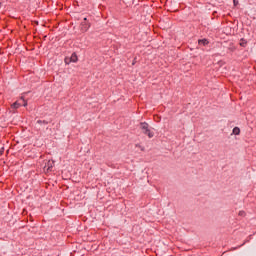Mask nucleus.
<instances>
[{
	"mask_svg": "<svg viewBox=\"0 0 256 256\" xmlns=\"http://www.w3.org/2000/svg\"><path fill=\"white\" fill-rule=\"evenodd\" d=\"M21 100H22L23 102H25V100H23V98H21Z\"/></svg>",
	"mask_w": 256,
	"mask_h": 256,
	"instance_id": "obj_15",
	"label": "nucleus"
},
{
	"mask_svg": "<svg viewBox=\"0 0 256 256\" xmlns=\"http://www.w3.org/2000/svg\"><path fill=\"white\" fill-rule=\"evenodd\" d=\"M24 107H27V102L24 101V104H23Z\"/></svg>",
	"mask_w": 256,
	"mask_h": 256,
	"instance_id": "obj_12",
	"label": "nucleus"
},
{
	"mask_svg": "<svg viewBox=\"0 0 256 256\" xmlns=\"http://www.w3.org/2000/svg\"><path fill=\"white\" fill-rule=\"evenodd\" d=\"M54 165H55V162H53L52 160L46 161L44 165V171H47V172L51 171Z\"/></svg>",
	"mask_w": 256,
	"mask_h": 256,
	"instance_id": "obj_3",
	"label": "nucleus"
},
{
	"mask_svg": "<svg viewBox=\"0 0 256 256\" xmlns=\"http://www.w3.org/2000/svg\"><path fill=\"white\" fill-rule=\"evenodd\" d=\"M239 215H240V217H244L245 216V211H240Z\"/></svg>",
	"mask_w": 256,
	"mask_h": 256,
	"instance_id": "obj_10",
	"label": "nucleus"
},
{
	"mask_svg": "<svg viewBox=\"0 0 256 256\" xmlns=\"http://www.w3.org/2000/svg\"><path fill=\"white\" fill-rule=\"evenodd\" d=\"M136 147H141V146H139V144H136Z\"/></svg>",
	"mask_w": 256,
	"mask_h": 256,
	"instance_id": "obj_14",
	"label": "nucleus"
},
{
	"mask_svg": "<svg viewBox=\"0 0 256 256\" xmlns=\"http://www.w3.org/2000/svg\"><path fill=\"white\" fill-rule=\"evenodd\" d=\"M141 151H144V148L143 147H140Z\"/></svg>",
	"mask_w": 256,
	"mask_h": 256,
	"instance_id": "obj_13",
	"label": "nucleus"
},
{
	"mask_svg": "<svg viewBox=\"0 0 256 256\" xmlns=\"http://www.w3.org/2000/svg\"><path fill=\"white\" fill-rule=\"evenodd\" d=\"M21 105H22L21 102L16 101L12 104V107H13V109H19V107H21Z\"/></svg>",
	"mask_w": 256,
	"mask_h": 256,
	"instance_id": "obj_5",
	"label": "nucleus"
},
{
	"mask_svg": "<svg viewBox=\"0 0 256 256\" xmlns=\"http://www.w3.org/2000/svg\"><path fill=\"white\" fill-rule=\"evenodd\" d=\"M65 63H66V65H69V63H73L72 61H71V58H65Z\"/></svg>",
	"mask_w": 256,
	"mask_h": 256,
	"instance_id": "obj_9",
	"label": "nucleus"
},
{
	"mask_svg": "<svg viewBox=\"0 0 256 256\" xmlns=\"http://www.w3.org/2000/svg\"><path fill=\"white\" fill-rule=\"evenodd\" d=\"M246 44L247 43L245 41H243V40H242V42H240L241 47H245Z\"/></svg>",
	"mask_w": 256,
	"mask_h": 256,
	"instance_id": "obj_11",
	"label": "nucleus"
},
{
	"mask_svg": "<svg viewBox=\"0 0 256 256\" xmlns=\"http://www.w3.org/2000/svg\"><path fill=\"white\" fill-rule=\"evenodd\" d=\"M140 129L142 133H144V135H147L149 137V139L153 138L155 135L149 128V124H147V122H141Z\"/></svg>",
	"mask_w": 256,
	"mask_h": 256,
	"instance_id": "obj_1",
	"label": "nucleus"
},
{
	"mask_svg": "<svg viewBox=\"0 0 256 256\" xmlns=\"http://www.w3.org/2000/svg\"><path fill=\"white\" fill-rule=\"evenodd\" d=\"M37 124L38 125H47V122L43 121V120H37Z\"/></svg>",
	"mask_w": 256,
	"mask_h": 256,
	"instance_id": "obj_8",
	"label": "nucleus"
},
{
	"mask_svg": "<svg viewBox=\"0 0 256 256\" xmlns=\"http://www.w3.org/2000/svg\"><path fill=\"white\" fill-rule=\"evenodd\" d=\"M70 61H71L72 63H77V61H78L77 54L73 53V54L71 55V57H70Z\"/></svg>",
	"mask_w": 256,
	"mask_h": 256,
	"instance_id": "obj_4",
	"label": "nucleus"
},
{
	"mask_svg": "<svg viewBox=\"0 0 256 256\" xmlns=\"http://www.w3.org/2000/svg\"><path fill=\"white\" fill-rule=\"evenodd\" d=\"M199 45H208L209 41L207 39H202L198 41Z\"/></svg>",
	"mask_w": 256,
	"mask_h": 256,
	"instance_id": "obj_6",
	"label": "nucleus"
},
{
	"mask_svg": "<svg viewBox=\"0 0 256 256\" xmlns=\"http://www.w3.org/2000/svg\"><path fill=\"white\" fill-rule=\"evenodd\" d=\"M239 133H241V129H239V127H235V128L233 129V134H234V135H239Z\"/></svg>",
	"mask_w": 256,
	"mask_h": 256,
	"instance_id": "obj_7",
	"label": "nucleus"
},
{
	"mask_svg": "<svg viewBox=\"0 0 256 256\" xmlns=\"http://www.w3.org/2000/svg\"><path fill=\"white\" fill-rule=\"evenodd\" d=\"M90 28H91V23L87 21V18H84L83 21L81 22L80 30L83 33H87V31H89Z\"/></svg>",
	"mask_w": 256,
	"mask_h": 256,
	"instance_id": "obj_2",
	"label": "nucleus"
}]
</instances>
